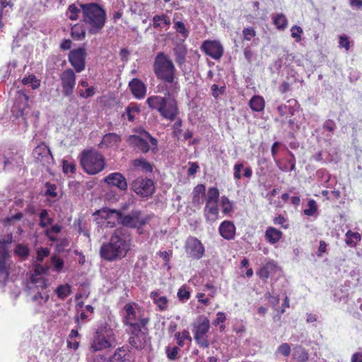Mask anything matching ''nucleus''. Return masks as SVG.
<instances>
[{
    "instance_id": "nucleus-1",
    "label": "nucleus",
    "mask_w": 362,
    "mask_h": 362,
    "mask_svg": "<svg viewBox=\"0 0 362 362\" xmlns=\"http://www.w3.org/2000/svg\"><path fill=\"white\" fill-rule=\"evenodd\" d=\"M132 243L129 233L124 228H117L112 234L109 241L101 245L100 255L102 259L109 262L122 259L131 250Z\"/></svg>"
},
{
    "instance_id": "nucleus-2",
    "label": "nucleus",
    "mask_w": 362,
    "mask_h": 362,
    "mask_svg": "<svg viewBox=\"0 0 362 362\" xmlns=\"http://www.w3.org/2000/svg\"><path fill=\"white\" fill-rule=\"evenodd\" d=\"M81 21L88 26V33L96 35L103 29L106 20V11L97 3L81 4Z\"/></svg>"
},
{
    "instance_id": "nucleus-3",
    "label": "nucleus",
    "mask_w": 362,
    "mask_h": 362,
    "mask_svg": "<svg viewBox=\"0 0 362 362\" xmlns=\"http://www.w3.org/2000/svg\"><path fill=\"white\" fill-rule=\"evenodd\" d=\"M153 71L156 78L170 86L177 88V69L170 57L164 52H159L154 58Z\"/></svg>"
},
{
    "instance_id": "nucleus-4",
    "label": "nucleus",
    "mask_w": 362,
    "mask_h": 362,
    "mask_svg": "<svg viewBox=\"0 0 362 362\" xmlns=\"http://www.w3.org/2000/svg\"><path fill=\"white\" fill-rule=\"evenodd\" d=\"M116 342L114 329L107 323L101 324L94 332L90 342L92 352L102 351L112 348Z\"/></svg>"
},
{
    "instance_id": "nucleus-5",
    "label": "nucleus",
    "mask_w": 362,
    "mask_h": 362,
    "mask_svg": "<svg viewBox=\"0 0 362 362\" xmlns=\"http://www.w3.org/2000/svg\"><path fill=\"white\" fill-rule=\"evenodd\" d=\"M137 132L139 134L129 136L127 142L129 146L142 153H147L151 150L154 153H156L158 151V140L144 129H139Z\"/></svg>"
},
{
    "instance_id": "nucleus-6",
    "label": "nucleus",
    "mask_w": 362,
    "mask_h": 362,
    "mask_svg": "<svg viewBox=\"0 0 362 362\" xmlns=\"http://www.w3.org/2000/svg\"><path fill=\"white\" fill-rule=\"evenodd\" d=\"M81 165L89 175H96L105 167L104 156L95 149L85 150L81 155Z\"/></svg>"
},
{
    "instance_id": "nucleus-7",
    "label": "nucleus",
    "mask_w": 362,
    "mask_h": 362,
    "mask_svg": "<svg viewBox=\"0 0 362 362\" xmlns=\"http://www.w3.org/2000/svg\"><path fill=\"white\" fill-rule=\"evenodd\" d=\"M136 307H138L137 304L132 302L127 303L123 308L124 315L122 317V323L127 327V329H136L137 327L141 326L142 324L145 325L149 323L148 317L141 315H137Z\"/></svg>"
},
{
    "instance_id": "nucleus-8",
    "label": "nucleus",
    "mask_w": 362,
    "mask_h": 362,
    "mask_svg": "<svg viewBox=\"0 0 362 362\" xmlns=\"http://www.w3.org/2000/svg\"><path fill=\"white\" fill-rule=\"evenodd\" d=\"M151 218L149 215L143 216L139 209H134L128 214H123L120 211L117 214V222L127 228L139 229L146 225Z\"/></svg>"
},
{
    "instance_id": "nucleus-9",
    "label": "nucleus",
    "mask_w": 362,
    "mask_h": 362,
    "mask_svg": "<svg viewBox=\"0 0 362 362\" xmlns=\"http://www.w3.org/2000/svg\"><path fill=\"white\" fill-rule=\"evenodd\" d=\"M210 328L209 320L205 316H199L193 324L192 332L197 344L206 348L209 346L207 333Z\"/></svg>"
},
{
    "instance_id": "nucleus-10",
    "label": "nucleus",
    "mask_w": 362,
    "mask_h": 362,
    "mask_svg": "<svg viewBox=\"0 0 362 362\" xmlns=\"http://www.w3.org/2000/svg\"><path fill=\"white\" fill-rule=\"evenodd\" d=\"M130 189L139 197L147 199L155 192L154 182L146 177H138L131 182Z\"/></svg>"
},
{
    "instance_id": "nucleus-11",
    "label": "nucleus",
    "mask_w": 362,
    "mask_h": 362,
    "mask_svg": "<svg viewBox=\"0 0 362 362\" xmlns=\"http://www.w3.org/2000/svg\"><path fill=\"white\" fill-rule=\"evenodd\" d=\"M148 325L137 327L136 329L132 328L126 329L129 335L128 341L131 347L136 350L144 349L147 344V336L148 334Z\"/></svg>"
},
{
    "instance_id": "nucleus-12",
    "label": "nucleus",
    "mask_w": 362,
    "mask_h": 362,
    "mask_svg": "<svg viewBox=\"0 0 362 362\" xmlns=\"http://www.w3.org/2000/svg\"><path fill=\"white\" fill-rule=\"evenodd\" d=\"M59 78L64 96H71L76 86V76L74 71L70 68L65 69L60 74Z\"/></svg>"
},
{
    "instance_id": "nucleus-13",
    "label": "nucleus",
    "mask_w": 362,
    "mask_h": 362,
    "mask_svg": "<svg viewBox=\"0 0 362 362\" xmlns=\"http://www.w3.org/2000/svg\"><path fill=\"white\" fill-rule=\"evenodd\" d=\"M86 57L87 53L84 47H78L69 52L68 59L76 73H81L85 69Z\"/></svg>"
},
{
    "instance_id": "nucleus-14",
    "label": "nucleus",
    "mask_w": 362,
    "mask_h": 362,
    "mask_svg": "<svg viewBox=\"0 0 362 362\" xmlns=\"http://www.w3.org/2000/svg\"><path fill=\"white\" fill-rule=\"evenodd\" d=\"M185 248L187 256L194 259H201L205 252L204 247L201 241L192 236L187 239Z\"/></svg>"
},
{
    "instance_id": "nucleus-15",
    "label": "nucleus",
    "mask_w": 362,
    "mask_h": 362,
    "mask_svg": "<svg viewBox=\"0 0 362 362\" xmlns=\"http://www.w3.org/2000/svg\"><path fill=\"white\" fill-rule=\"evenodd\" d=\"M33 156L35 162L40 163L43 167L48 168L53 160L50 149L44 143L34 148Z\"/></svg>"
},
{
    "instance_id": "nucleus-16",
    "label": "nucleus",
    "mask_w": 362,
    "mask_h": 362,
    "mask_svg": "<svg viewBox=\"0 0 362 362\" xmlns=\"http://www.w3.org/2000/svg\"><path fill=\"white\" fill-rule=\"evenodd\" d=\"M201 49L214 59L221 58L223 53V46L216 40H205L201 46Z\"/></svg>"
},
{
    "instance_id": "nucleus-17",
    "label": "nucleus",
    "mask_w": 362,
    "mask_h": 362,
    "mask_svg": "<svg viewBox=\"0 0 362 362\" xmlns=\"http://www.w3.org/2000/svg\"><path fill=\"white\" fill-rule=\"evenodd\" d=\"M281 150L286 152V160L290 166L286 165L283 160H276V165L282 172L288 173L294 171L296 170V163L295 155L288 149V146L284 144H282Z\"/></svg>"
},
{
    "instance_id": "nucleus-18",
    "label": "nucleus",
    "mask_w": 362,
    "mask_h": 362,
    "mask_svg": "<svg viewBox=\"0 0 362 362\" xmlns=\"http://www.w3.org/2000/svg\"><path fill=\"white\" fill-rule=\"evenodd\" d=\"M100 358L104 362H130L129 347L127 346L118 347L107 358L100 356Z\"/></svg>"
},
{
    "instance_id": "nucleus-19",
    "label": "nucleus",
    "mask_w": 362,
    "mask_h": 362,
    "mask_svg": "<svg viewBox=\"0 0 362 362\" xmlns=\"http://www.w3.org/2000/svg\"><path fill=\"white\" fill-rule=\"evenodd\" d=\"M159 113L165 119L170 121L175 120L179 114L177 101L174 99L168 101L166 100L165 104L161 109V112Z\"/></svg>"
},
{
    "instance_id": "nucleus-20",
    "label": "nucleus",
    "mask_w": 362,
    "mask_h": 362,
    "mask_svg": "<svg viewBox=\"0 0 362 362\" xmlns=\"http://www.w3.org/2000/svg\"><path fill=\"white\" fill-rule=\"evenodd\" d=\"M129 89L133 96L136 99H143L146 95V86L139 78H134L129 83Z\"/></svg>"
},
{
    "instance_id": "nucleus-21",
    "label": "nucleus",
    "mask_w": 362,
    "mask_h": 362,
    "mask_svg": "<svg viewBox=\"0 0 362 362\" xmlns=\"http://www.w3.org/2000/svg\"><path fill=\"white\" fill-rule=\"evenodd\" d=\"M105 182L112 186H115L120 190L125 191L127 189V182L124 176L120 173H112L105 178Z\"/></svg>"
},
{
    "instance_id": "nucleus-22",
    "label": "nucleus",
    "mask_w": 362,
    "mask_h": 362,
    "mask_svg": "<svg viewBox=\"0 0 362 362\" xmlns=\"http://www.w3.org/2000/svg\"><path fill=\"white\" fill-rule=\"evenodd\" d=\"M252 175V170L249 165H246L245 161H238L235 163L233 167V177L235 180L241 178L250 179Z\"/></svg>"
},
{
    "instance_id": "nucleus-23",
    "label": "nucleus",
    "mask_w": 362,
    "mask_h": 362,
    "mask_svg": "<svg viewBox=\"0 0 362 362\" xmlns=\"http://www.w3.org/2000/svg\"><path fill=\"white\" fill-rule=\"evenodd\" d=\"M122 136L115 132L107 133L103 136L102 141L99 144L100 148H118L122 142Z\"/></svg>"
},
{
    "instance_id": "nucleus-24",
    "label": "nucleus",
    "mask_w": 362,
    "mask_h": 362,
    "mask_svg": "<svg viewBox=\"0 0 362 362\" xmlns=\"http://www.w3.org/2000/svg\"><path fill=\"white\" fill-rule=\"evenodd\" d=\"M175 60L179 67H182L186 62L187 49L183 43L177 44L173 49Z\"/></svg>"
},
{
    "instance_id": "nucleus-25",
    "label": "nucleus",
    "mask_w": 362,
    "mask_h": 362,
    "mask_svg": "<svg viewBox=\"0 0 362 362\" xmlns=\"http://www.w3.org/2000/svg\"><path fill=\"white\" fill-rule=\"evenodd\" d=\"M288 103L290 104H281L277 107L279 115L281 116H286V118L295 116L300 112L299 105H298L296 100L293 101V105L291 103V101H288Z\"/></svg>"
},
{
    "instance_id": "nucleus-26",
    "label": "nucleus",
    "mask_w": 362,
    "mask_h": 362,
    "mask_svg": "<svg viewBox=\"0 0 362 362\" xmlns=\"http://www.w3.org/2000/svg\"><path fill=\"white\" fill-rule=\"evenodd\" d=\"M276 263L274 260H269L262 266L256 273L261 279L266 280L269 277L271 273L276 272Z\"/></svg>"
},
{
    "instance_id": "nucleus-27",
    "label": "nucleus",
    "mask_w": 362,
    "mask_h": 362,
    "mask_svg": "<svg viewBox=\"0 0 362 362\" xmlns=\"http://www.w3.org/2000/svg\"><path fill=\"white\" fill-rule=\"evenodd\" d=\"M150 298L160 311H165L168 309V299L166 296H160L158 291H151Z\"/></svg>"
},
{
    "instance_id": "nucleus-28",
    "label": "nucleus",
    "mask_w": 362,
    "mask_h": 362,
    "mask_svg": "<svg viewBox=\"0 0 362 362\" xmlns=\"http://www.w3.org/2000/svg\"><path fill=\"white\" fill-rule=\"evenodd\" d=\"M283 233L280 230L272 226L267 227L264 233L265 239L272 245L278 243Z\"/></svg>"
},
{
    "instance_id": "nucleus-29",
    "label": "nucleus",
    "mask_w": 362,
    "mask_h": 362,
    "mask_svg": "<svg viewBox=\"0 0 362 362\" xmlns=\"http://www.w3.org/2000/svg\"><path fill=\"white\" fill-rule=\"evenodd\" d=\"M166 98L159 95H152L146 99V104L151 110H156L161 112L163 106L165 104Z\"/></svg>"
},
{
    "instance_id": "nucleus-30",
    "label": "nucleus",
    "mask_w": 362,
    "mask_h": 362,
    "mask_svg": "<svg viewBox=\"0 0 362 362\" xmlns=\"http://www.w3.org/2000/svg\"><path fill=\"white\" fill-rule=\"evenodd\" d=\"M86 29L83 24L78 23L71 28V36L74 40H82L86 37Z\"/></svg>"
},
{
    "instance_id": "nucleus-31",
    "label": "nucleus",
    "mask_w": 362,
    "mask_h": 362,
    "mask_svg": "<svg viewBox=\"0 0 362 362\" xmlns=\"http://www.w3.org/2000/svg\"><path fill=\"white\" fill-rule=\"evenodd\" d=\"M132 164L134 168H139L144 173H151L153 172V165L143 158L133 160Z\"/></svg>"
},
{
    "instance_id": "nucleus-32",
    "label": "nucleus",
    "mask_w": 362,
    "mask_h": 362,
    "mask_svg": "<svg viewBox=\"0 0 362 362\" xmlns=\"http://www.w3.org/2000/svg\"><path fill=\"white\" fill-rule=\"evenodd\" d=\"M249 106L253 111L261 112L264 108L265 102L262 96L255 95L250 98Z\"/></svg>"
},
{
    "instance_id": "nucleus-33",
    "label": "nucleus",
    "mask_w": 362,
    "mask_h": 362,
    "mask_svg": "<svg viewBox=\"0 0 362 362\" xmlns=\"http://www.w3.org/2000/svg\"><path fill=\"white\" fill-rule=\"evenodd\" d=\"M141 112L139 106L136 103H130L125 110V112L122 114V117H127L129 122H134L136 115Z\"/></svg>"
},
{
    "instance_id": "nucleus-34",
    "label": "nucleus",
    "mask_w": 362,
    "mask_h": 362,
    "mask_svg": "<svg viewBox=\"0 0 362 362\" xmlns=\"http://www.w3.org/2000/svg\"><path fill=\"white\" fill-rule=\"evenodd\" d=\"M204 213L206 218L209 221H216L218 218V204H206Z\"/></svg>"
},
{
    "instance_id": "nucleus-35",
    "label": "nucleus",
    "mask_w": 362,
    "mask_h": 362,
    "mask_svg": "<svg viewBox=\"0 0 362 362\" xmlns=\"http://www.w3.org/2000/svg\"><path fill=\"white\" fill-rule=\"evenodd\" d=\"M39 226L42 228H47L48 226L52 225L54 219L49 216L48 211L47 209H42L39 214Z\"/></svg>"
},
{
    "instance_id": "nucleus-36",
    "label": "nucleus",
    "mask_w": 362,
    "mask_h": 362,
    "mask_svg": "<svg viewBox=\"0 0 362 362\" xmlns=\"http://www.w3.org/2000/svg\"><path fill=\"white\" fill-rule=\"evenodd\" d=\"M206 195V187L204 185H197L192 192V202L193 203L199 204L201 199Z\"/></svg>"
},
{
    "instance_id": "nucleus-37",
    "label": "nucleus",
    "mask_w": 362,
    "mask_h": 362,
    "mask_svg": "<svg viewBox=\"0 0 362 362\" xmlns=\"http://www.w3.org/2000/svg\"><path fill=\"white\" fill-rule=\"evenodd\" d=\"M273 23L278 30H284L288 25V21L282 13H276L272 17Z\"/></svg>"
},
{
    "instance_id": "nucleus-38",
    "label": "nucleus",
    "mask_w": 362,
    "mask_h": 362,
    "mask_svg": "<svg viewBox=\"0 0 362 362\" xmlns=\"http://www.w3.org/2000/svg\"><path fill=\"white\" fill-rule=\"evenodd\" d=\"M219 191L216 187H210L208 189L206 199V204H218L219 202Z\"/></svg>"
},
{
    "instance_id": "nucleus-39",
    "label": "nucleus",
    "mask_w": 362,
    "mask_h": 362,
    "mask_svg": "<svg viewBox=\"0 0 362 362\" xmlns=\"http://www.w3.org/2000/svg\"><path fill=\"white\" fill-rule=\"evenodd\" d=\"M294 356L296 358L298 362H306L308 360L309 355L307 350L301 346H296L294 349Z\"/></svg>"
},
{
    "instance_id": "nucleus-40",
    "label": "nucleus",
    "mask_w": 362,
    "mask_h": 362,
    "mask_svg": "<svg viewBox=\"0 0 362 362\" xmlns=\"http://www.w3.org/2000/svg\"><path fill=\"white\" fill-rule=\"evenodd\" d=\"M152 22V26L154 28H160V22H162L165 25L167 26H169L170 25V18L166 14L154 16L153 17Z\"/></svg>"
},
{
    "instance_id": "nucleus-41",
    "label": "nucleus",
    "mask_w": 362,
    "mask_h": 362,
    "mask_svg": "<svg viewBox=\"0 0 362 362\" xmlns=\"http://www.w3.org/2000/svg\"><path fill=\"white\" fill-rule=\"evenodd\" d=\"M318 211L317 202L313 199H310L307 203V207L303 210V214L306 216H313Z\"/></svg>"
},
{
    "instance_id": "nucleus-42",
    "label": "nucleus",
    "mask_w": 362,
    "mask_h": 362,
    "mask_svg": "<svg viewBox=\"0 0 362 362\" xmlns=\"http://www.w3.org/2000/svg\"><path fill=\"white\" fill-rule=\"evenodd\" d=\"M62 231V226L55 224L51 226V228H47L45 230V235L47 238L52 242H56L57 240V238L54 235V234H58Z\"/></svg>"
},
{
    "instance_id": "nucleus-43",
    "label": "nucleus",
    "mask_w": 362,
    "mask_h": 362,
    "mask_svg": "<svg viewBox=\"0 0 362 362\" xmlns=\"http://www.w3.org/2000/svg\"><path fill=\"white\" fill-rule=\"evenodd\" d=\"M119 213V211L110 209H102L97 211V214L101 218L104 219H110L114 218L117 220V214Z\"/></svg>"
},
{
    "instance_id": "nucleus-44",
    "label": "nucleus",
    "mask_w": 362,
    "mask_h": 362,
    "mask_svg": "<svg viewBox=\"0 0 362 362\" xmlns=\"http://www.w3.org/2000/svg\"><path fill=\"white\" fill-rule=\"evenodd\" d=\"M15 255L25 259L30 255V249L24 244L18 243L14 249Z\"/></svg>"
},
{
    "instance_id": "nucleus-45",
    "label": "nucleus",
    "mask_w": 362,
    "mask_h": 362,
    "mask_svg": "<svg viewBox=\"0 0 362 362\" xmlns=\"http://www.w3.org/2000/svg\"><path fill=\"white\" fill-rule=\"evenodd\" d=\"M80 13H81V7L78 8L75 4H71L68 7L66 15L71 21H76L79 18Z\"/></svg>"
},
{
    "instance_id": "nucleus-46",
    "label": "nucleus",
    "mask_w": 362,
    "mask_h": 362,
    "mask_svg": "<svg viewBox=\"0 0 362 362\" xmlns=\"http://www.w3.org/2000/svg\"><path fill=\"white\" fill-rule=\"evenodd\" d=\"M175 337L177 340L178 346H183L185 345V340L192 341V337L189 334V331L187 329L182 330L181 332H176Z\"/></svg>"
},
{
    "instance_id": "nucleus-47",
    "label": "nucleus",
    "mask_w": 362,
    "mask_h": 362,
    "mask_svg": "<svg viewBox=\"0 0 362 362\" xmlns=\"http://www.w3.org/2000/svg\"><path fill=\"white\" fill-rule=\"evenodd\" d=\"M354 240L356 241H360L361 240V235L358 233L353 232L350 230H349L346 233V240L345 243L348 246L353 247L356 245Z\"/></svg>"
},
{
    "instance_id": "nucleus-48",
    "label": "nucleus",
    "mask_w": 362,
    "mask_h": 362,
    "mask_svg": "<svg viewBox=\"0 0 362 362\" xmlns=\"http://www.w3.org/2000/svg\"><path fill=\"white\" fill-rule=\"evenodd\" d=\"M71 292L69 284L59 285L55 290V293L60 299H65Z\"/></svg>"
},
{
    "instance_id": "nucleus-49",
    "label": "nucleus",
    "mask_w": 362,
    "mask_h": 362,
    "mask_svg": "<svg viewBox=\"0 0 362 362\" xmlns=\"http://www.w3.org/2000/svg\"><path fill=\"white\" fill-rule=\"evenodd\" d=\"M23 85L30 84L32 89L35 90L40 87V81L37 78L35 75H29L28 77H25L22 80Z\"/></svg>"
},
{
    "instance_id": "nucleus-50",
    "label": "nucleus",
    "mask_w": 362,
    "mask_h": 362,
    "mask_svg": "<svg viewBox=\"0 0 362 362\" xmlns=\"http://www.w3.org/2000/svg\"><path fill=\"white\" fill-rule=\"evenodd\" d=\"M49 298V296L47 293V292L43 293L41 292H37L32 297V300L34 302H37L38 305H42L45 304L48 301Z\"/></svg>"
},
{
    "instance_id": "nucleus-51",
    "label": "nucleus",
    "mask_w": 362,
    "mask_h": 362,
    "mask_svg": "<svg viewBox=\"0 0 362 362\" xmlns=\"http://www.w3.org/2000/svg\"><path fill=\"white\" fill-rule=\"evenodd\" d=\"M174 29L177 33L182 35L185 38L187 37L189 35V31L186 28L185 25L182 21H177L174 22Z\"/></svg>"
},
{
    "instance_id": "nucleus-52",
    "label": "nucleus",
    "mask_w": 362,
    "mask_h": 362,
    "mask_svg": "<svg viewBox=\"0 0 362 362\" xmlns=\"http://www.w3.org/2000/svg\"><path fill=\"white\" fill-rule=\"evenodd\" d=\"M45 196L50 197L52 198H55L57 197V185L55 184H52L50 182L45 183Z\"/></svg>"
},
{
    "instance_id": "nucleus-53",
    "label": "nucleus",
    "mask_w": 362,
    "mask_h": 362,
    "mask_svg": "<svg viewBox=\"0 0 362 362\" xmlns=\"http://www.w3.org/2000/svg\"><path fill=\"white\" fill-rule=\"evenodd\" d=\"M177 295L181 301L187 300L190 298V292L185 286H182L178 289Z\"/></svg>"
},
{
    "instance_id": "nucleus-54",
    "label": "nucleus",
    "mask_w": 362,
    "mask_h": 362,
    "mask_svg": "<svg viewBox=\"0 0 362 362\" xmlns=\"http://www.w3.org/2000/svg\"><path fill=\"white\" fill-rule=\"evenodd\" d=\"M51 262L54 266V271L59 272L62 270L64 264L62 259L56 255H53L51 257Z\"/></svg>"
},
{
    "instance_id": "nucleus-55",
    "label": "nucleus",
    "mask_w": 362,
    "mask_h": 362,
    "mask_svg": "<svg viewBox=\"0 0 362 362\" xmlns=\"http://www.w3.org/2000/svg\"><path fill=\"white\" fill-rule=\"evenodd\" d=\"M291 37L296 40V42H299L301 40V36L303 33L301 27L298 25H293L291 28Z\"/></svg>"
},
{
    "instance_id": "nucleus-56",
    "label": "nucleus",
    "mask_w": 362,
    "mask_h": 362,
    "mask_svg": "<svg viewBox=\"0 0 362 362\" xmlns=\"http://www.w3.org/2000/svg\"><path fill=\"white\" fill-rule=\"evenodd\" d=\"M339 47L344 48L346 50L350 49V40L347 35L341 34L339 36Z\"/></svg>"
},
{
    "instance_id": "nucleus-57",
    "label": "nucleus",
    "mask_w": 362,
    "mask_h": 362,
    "mask_svg": "<svg viewBox=\"0 0 362 362\" xmlns=\"http://www.w3.org/2000/svg\"><path fill=\"white\" fill-rule=\"evenodd\" d=\"M281 146L282 143L279 141H275L272 145L271 154L275 163L276 160H280L279 158H277V156L279 151L281 150Z\"/></svg>"
},
{
    "instance_id": "nucleus-58",
    "label": "nucleus",
    "mask_w": 362,
    "mask_h": 362,
    "mask_svg": "<svg viewBox=\"0 0 362 362\" xmlns=\"http://www.w3.org/2000/svg\"><path fill=\"white\" fill-rule=\"evenodd\" d=\"M243 35L245 40L250 41L256 35V31L253 27L245 28L243 30Z\"/></svg>"
},
{
    "instance_id": "nucleus-59",
    "label": "nucleus",
    "mask_w": 362,
    "mask_h": 362,
    "mask_svg": "<svg viewBox=\"0 0 362 362\" xmlns=\"http://www.w3.org/2000/svg\"><path fill=\"white\" fill-rule=\"evenodd\" d=\"M62 169L64 173H74L76 171V165L68 160H63L62 162Z\"/></svg>"
},
{
    "instance_id": "nucleus-60",
    "label": "nucleus",
    "mask_w": 362,
    "mask_h": 362,
    "mask_svg": "<svg viewBox=\"0 0 362 362\" xmlns=\"http://www.w3.org/2000/svg\"><path fill=\"white\" fill-rule=\"evenodd\" d=\"M179 350L180 349L177 346H173V347L168 346L166 348V354H167L168 359L170 361L175 360L177 357Z\"/></svg>"
},
{
    "instance_id": "nucleus-61",
    "label": "nucleus",
    "mask_w": 362,
    "mask_h": 362,
    "mask_svg": "<svg viewBox=\"0 0 362 362\" xmlns=\"http://www.w3.org/2000/svg\"><path fill=\"white\" fill-rule=\"evenodd\" d=\"M226 320V316L224 313L223 312H218L216 315V318L213 321L212 324L213 325L217 326L218 325H221V329H224L223 323Z\"/></svg>"
},
{
    "instance_id": "nucleus-62",
    "label": "nucleus",
    "mask_w": 362,
    "mask_h": 362,
    "mask_svg": "<svg viewBox=\"0 0 362 362\" xmlns=\"http://www.w3.org/2000/svg\"><path fill=\"white\" fill-rule=\"evenodd\" d=\"M291 346L288 343H282L277 348V352L284 356H288L291 354Z\"/></svg>"
},
{
    "instance_id": "nucleus-63",
    "label": "nucleus",
    "mask_w": 362,
    "mask_h": 362,
    "mask_svg": "<svg viewBox=\"0 0 362 362\" xmlns=\"http://www.w3.org/2000/svg\"><path fill=\"white\" fill-rule=\"evenodd\" d=\"M322 127L324 129L328 131L331 134H333L337 129V124L334 120L328 119L325 121Z\"/></svg>"
},
{
    "instance_id": "nucleus-64",
    "label": "nucleus",
    "mask_w": 362,
    "mask_h": 362,
    "mask_svg": "<svg viewBox=\"0 0 362 362\" xmlns=\"http://www.w3.org/2000/svg\"><path fill=\"white\" fill-rule=\"evenodd\" d=\"M288 125L290 128V130L299 131L300 129L301 122L296 117L290 118L288 120Z\"/></svg>"
}]
</instances>
